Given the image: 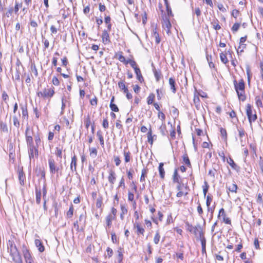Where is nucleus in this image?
<instances>
[{"mask_svg":"<svg viewBox=\"0 0 263 263\" xmlns=\"http://www.w3.org/2000/svg\"><path fill=\"white\" fill-rule=\"evenodd\" d=\"M54 88H44L42 90L39 91L37 95L40 98H42L44 99H48L49 100L53 96L54 94Z\"/></svg>","mask_w":263,"mask_h":263,"instance_id":"nucleus-1","label":"nucleus"},{"mask_svg":"<svg viewBox=\"0 0 263 263\" xmlns=\"http://www.w3.org/2000/svg\"><path fill=\"white\" fill-rule=\"evenodd\" d=\"M183 161L185 164H186L188 167H191V163L190 162L189 158L187 154H184L183 156Z\"/></svg>","mask_w":263,"mask_h":263,"instance_id":"nucleus-27","label":"nucleus"},{"mask_svg":"<svg viewBox=\"0 0 263 263\" xmlns=\"http://www.w3.org/2000/svg\"><path fill=\"white\" fill-rule=\"evenodd\" d=\"M163 163L161 162L159 163L158 167L160 176L161 179H164L165 176V171L163 168Z\"/></svg>","mask_w":263,"mask_h":263,"instance_id":"nucleus-22","label":"nucleus"},{"mask_svg":"<svg viewBox=\"0 0 263 263\" xmlns=\"http://www.w3.org/2000/svg\"><path fill=\"white\" fill-rule=\"evenodd\" d=\"M48 164L50 174L53 175L57 173L58 174L62 169V166H59L56 164L55 160L52 157L48 159Z\"/></svg>","mask_w":263,"mask_h":263,"instance_id":"nucleus-3","label":"nucleus"},{"mask_svg":"<svg viewBox=\"0 0 263 263\" xmlns=\"http://www.w3.org/2000/svg\"><path fill=\"white\" fill-rule=\"evenodd\" d=\"M152 66L153 67V71L156 80L157 82H159L160 80L161 77H162L161 71L160 69H156L155 67L154 66L153 64H152Z\"/></svg>","mask_w":263,"mask_h":263,"instance_id":"nucleus-12","label":"nucleus"},{"mask_svg":"<svg viewBox=\"0 0 263 263\" xmlns=\"http://www.w3.org/2000/svg\"><path fill=\"white\" fill-rule=\"evenodd\" d=\"M109 107L112 111L118 112L119 111L118 106L114 103L110 104Z\"/></svg>","mask_w":263,"mask_h":263,"instance_id":"nucleus-55","label":"nucleus"},{"mask_svg":"<svg viewBox=\"0 0 263 263\" xmlns=\"http://www.w3.org/2000/svg\"><path fill=\"white\" fill-rule=\"evenodd\" d=\"M180 176L178 174L177 170L175 169L174 174H173V180L174 182L179 183L180 182L179 181Z\"/></svg>","mask_w":263,"mask_h":263,"instance_id":"nucleus-36","label":"nucleus"},{"mask_svg":"<svg viewBox=\"0 0 263 263\" xmlns=\"http://www.w3.org/2000/svg\"><path fill=\"white\" fill-rule=\"evenodd\" d=\"M121 213L120 214V218L122 220L124 219V215L127 213V209L123 205H121Z\"/></svg>","mask_w":263,"mask_h":263,"instance_id":"nucleus-39","label":"nucleus"},{"mask_svg":"<svg viewBox=\"0 0 263 263\" xmlns=\"http://www.w3.org/2000/svg\"><path fill=\"white\" fill-rule=\"evenodd\" d=\"M155 96L153 93H151L147 98V104H152L154 100Z\"/></svg>","mask_w":263,"mask_h":263,"instance_id":"nucleus-46","label":"nucleus"},{"mask_svg":"<svg viewBox=\"0 0 263 263\" xmlns=\"http://www.w3.org/2000/svg\"><path fill=\"white\" fill-rule=\"evenodd\" d=\"M185 227L187 231H190V232H192L193 231L194 227L190 224L189 222H185Z\"/></svg>","mask_w":263,"mask_h":263,"instance_id":"nucleus-57","label":"nucleus"},{"mask_svg":"<svg viewBox=\"0 0 263 263\" xmlns=\"http://www.w3.org/2000/svg\"><path fill=\"white\" fill-rule=\"evenodd\" d=\"M227 162L232 167V168L235 170L237 173L240 172V167L235 163L231 157H229V158L227 159Z\"/></svg>","mask_w":263,"mask_h":263,"instance_id":"nucleus-11","label":"nucleus"},{"mask_svg":"<svg viewBox=\"0 0 263 263\" xmlns=\"http://www.w3.org/2000/svg\"><path fill=\"white\" fill-rule=\"evenodd\" d=\"M246 114L248 117L249 122L250 125L251 127L252 128V122L256 121L257 119V115L256 114V111H254V113H253V111L252 109L251 105L250 104H248L246 106Z\"/></svg>","mask_w":263,"mask_h":263,"instance_id":"nucleus-4","label":"nucleus"},{"mask_svg":"<svg viewBox=\"0 0 263 263\" xmlns=\"http://www.w3.org/2000/svg\"><path fill=\"white\" fill-rule=\"evenodd\" d=\"M8 250L13 261L16 263H20L22 261L21 257L16 246L11 243Z\"/></svg>","mask_w":263,"mask_h":263,"instance_id":"nucleus-2","label":"nucleus"},{"mask_svg":"<svg viewBox=\"0 0 263 263\" xmlns=\"http://www.w3.org/2000/svg\"><path fill=\"white\" fill-rule=\"evenodd\" d=\"M147 173V171L145 169H143L142 170V173L140 177V181L143 182L145 181V174H146Z\"/></svg>","mask_w":263,"mask_h":263,"instance_id":"nucleus-61","label":"nucleus"},{"mask_svg":"<svg viewBox=\"0 0 263 263\" xmlns=\"http://www.w3.org/2000/svg\"><path fill=\"white\" fill-rule=\"evenodd\" d=\"M29 131V128H27L26 129V140L27 144V146L34 145L33 143V139L31 136L28 135Z\"/></svg>","mask_w":263,"mask_h":263,"instance_id":"nucleus-13","label":"nucleus"},{"mask_svg":"<svg viewBox=\"0 0 263 263\" xmlns=\"http://www.w3.org/2000/svg\"><path fill=\"white\" fill-rule=\"evenodd\" d=\"M193 14H195L197 15V17H199L201 14V12L199 7H196L195 9L194 12H193Z\"/></svg>","mask_w":263,"mask_h":263,"instance_id":"nucleus-63","label":"nucleus"},{"mask_svg":"<svg viewBox=\"0 0 263 263\" xmlns=\"http://www.w3.org/2000/svg\"><path fill=\"white\" fill-rule=\"evenodd\" d=\"M204 184H205V186H203V193L204 196L205 197L208 191L209 186L207 182H206V181L204 182Z\"/></svg>","mask_w":263,"mask_h":263,"instance_id":"nucleus-56","label":"nucleus"},{"mask_svg":"<svg viewBox=\"0 0 263 263\" xmlns=\"http://www.w3.org/2000/svg\"><path fill=\"white\" fill-rule=\"evenodd\" d=\"M102 126L104 128H107L108 127L109 124L106 118L103 119Z\"/></svg>","mask_w":263,"mask_h":263,"instance_id":"nucleus-64","label":"nucleus"},{"mask_svg":"<svg viewBox=\"0 0 263 263\" xmlns=\"http://www.w3.org/2000/svg\"><path fill=\"white\" fill-rule=\"evenodd\" d=\"M0 128L1 130L3 132H8V128L7 124L2 121H0Z\"/></svg>","mask_w":263,"mask_h":263,"instance_id":"nucleus-37","label":"nucleus"},{"mask_svg":"<svg viewBox=\"0 0 263 263\" xmlns=\"http://www.w3.org/2000/svg\"><path fill=\"white\" fill-rule=\"evenodd\" d=\"M234 85L236 91L245 90V83L242 79H241L238 83L236 80H234Z\"/></svg>","mask_w":263,"mask_h":263,"instance_id":"nucleus-10","label":"nucleus"},{"mask_svg":"<svg viewBox=\"0 0 263 263\" xmlns=\"http://www.w3.org/2000/svg\"><path fill=\"white\" fill-rule=\"evenodd\" d=\"M221 216L222 217V220L225 223L231 224V221L229 218L227 217L224 210L223 208L219 210L218 215V218H220Z\"/></svg>","mask_w":263,"mask_h":263,"instance_id":"nucleus-7","label":"nucleus"},{"mask_svg":"<svg viewBox=\"0 0 263 263\" xmlns=\"http://www.w3.org/2000/svg\"><path fill=\"white\" fill-rule=\"evenodd\" d=\"M118 86L122 90H124L127 88L123 81H120L118 82Z\"/></svg>","mask_w":263,"mask_h":263,"instance_id":"nucleus-52","label":"nucleus"},{"mask_svg":"<svg viewBox=\"0 0 263 263\" xmlns=\"http://www.w3.org/2000/svg\"><path fill=\"white\" fill-rule=\"evenodd\" d=\"M220 135L222 139H223L224 140L227 141V133L226 130V129L221 127L220 128Z\"/></svg>","mask_w":263,"mask_h":263,"instance_id":"nucleus-38","label":"nucleus"},{"mask_svg":"<svg viewBox=\"0 0 263 263\" xmlns=\"http://www.w3.org/2000/svg\"><path fill=\"white\" fill-rule=\"evenodd\" d=\"M240 24L238 23H235L233 26H232V31H233V32L235 33L236 32H237L239 27H240Z\"/></svg>","mask_w":263,"mask_h":263,"instance_id":"nucleus-48","label":"nucleus"},{"mask_svg":"<svg viewBox=\"0 0 263 263\" xmlns=\"http://www.w3.org/2000/svg\"><path fill=\"white\" fill-rule=\"evenodd\" d=\"M200 239L201 246H202V253L205 252V246H206V239L205 237H202Z\"/></svg>","mask_w":263,"mask_h":263,"instance_id":"nucleus-43","label":"nucleus"},{"mask_svg":"<svg viewBox=\"0 0 263 263\" xmlns=\"http://www.w3.org/2000/svg\"><path fill=\"white\" fill-rule=\"evenodd\" d=\"M212 197L210 195H208L206 197V204L208 207V211H210V205L212 201Z\"/></svg>","mask_w":263,"mask_h":263,"instance_id":"nucleus-45","label":"nucleus"},{"mask_svg":"<svg viewBox=\"0 0 263 263\" xmlns=\"http://www.w3.org/2000/svg\"><path fill=\"white\" fill-rule=\"evenodd\" d=\"M162 27L165 30L166 33L169 35L171 33L170 29L172 27V25L170 21V18L166 15L163 17Z\"/></svg>","mask_w":263,"mask_h":263,"instance_id":"nucleus-6","label":"nucleus"},{"mask_svg":"<svg viewBox=\"0 0 263 263\" xmlns=\"http://www.w3.org/2000/svg\"><path fill=\"white\" fill-rule=\"evenodd\" d=\"M89 155L92 158H95L98 154V151L96 147H89Z\"/></svg>","mask_w":263,"mask_h":263,"instance_id":"nucleus-24","label":"nucleus"},{"mask_svg":"<svg viewBox=\"0 0 263 263\" xmlns=\"http://www.w3.org/2000/svg\"><path fill=\"white\" fill-rule=\"evenodd\" d=\"M84 123L85 124V126L86 128H88L89 126L91 124L90 119L89 116H87V117L85 119L84 121Z\"/></svg>","mask_w":263,"mask_h":263,"instance_id":"nucleus-58","label":"nucleus"},{"mask_svg":"<svg viewBox=\"0 0 263 263\" xmlns=\"http://www.w3.org/2000/svg\"><path fill=\"white\" fill-rule=\"evenodd\" d=\"M97 136L99 138L101 145L103 147L104 145V138L100 130L97 132Z\"/></svg>","mask_w":263,"mask_h":263,"instance_id":"nucleus-32","label":"nucleus"},{"mask_svg":"<svg viewBox=\"0 0 263 263\" xmlns=\"http://www.w3.org/2000/svg\"><path fill=\"white\" fill-rule=\"evenodd\" d=\"M77 159L76 155L72 157L70 163V170L72 172L77 171Z\"/></svg>","mask_w":263,"mask_h":263,"instance_id":"nucleus-15","label":"nucleus"},{"mask_svg":"<svg viewBox=\"0 0 263 263\" xmlns=\"http://www.w3.org/2000/svg\"><path fill=\"white\" fill-rule=\"evenodd\" d=\"M153 35L155 39V42L157 44H159L160 42V38L159 37V33L157 32L156 28H155L153 30Z\"/></svg>","mask_w":263,"mask_h":263,"instance_id":"nucleus-29","label":"nucleus"},{"mask_svg":"<svg viewBox=\"0 0 263 263\" xmlns=\"http://www.w3.org/2000/svg\"><path fill=\"white\" fill-rule=\"evenodd\" d=\"M42 41L44 45V50L47 49L49 46V42L47 39H46L43 35H42Z\"/></svg>","mask_w":263,"mask_h":263,"instance_id":"nucleus-42","label":"nucleus"},{"mask_svg":"<svg viewBox=\"0 0 263 263\" xmlns=\"http://www.w3.org/2000/svg\"><path fill=\"white\" fill-rule=\"evenodd\" d=\"M159 130L163 136H165L167 133L166 125L163 122L162 123V124L159 128Z\"/></svg>","mask_w":263,"mask_h":263,"instance_id":"nucleus-34","label":"nucleus"},{"mask_svg":"<svg viewBox=\"0 0 263 263\" xmlns=\"http://www.w3.org/2000/svg\"><path fill=\"white\" fill-rule=\"evenodd\" d=\"M195 235H199L200 239L204 237V234L202 231V229L199 224H197L194 227L193 231L192 232Z\"/></svg>","mask_w":263,"mask_h":263,"instance_id":"nucleus-9","label":"nucleus"},{"mask_svg":"<svg viewBox=\"0 0 263 263\" xmlns=\"http://www.w3.org/2000/svg\"><path fill=\"white\" fill-rule=\"evenodd\" d=\"M211 24L213 26V28L216 30H218L221 28V26L219 24V21L217 19H214L211 22Z\"/></svg>","mask_w":263,"mask_h":263,"instance_id":"nucleus-26","label":"nucleus"},{"mask_svg":"<svg viewBox=\"0 0 263 263\" xmlns=\"http://www.w3.org/2000/svg\"><path fill=\"white\" fill-rule=\"evenodd\" d=\"M24 256L26 260L32 259L31 255L28 250L24 252Z\"/></svg>","mask_w":263,"mask_h":263,"instance_id":"nucleus-59","label":"nucleus"},{"mask_svg":"<svg viewBox=\"0 0 263 263\" xmlns=\"http://www.w3.org/2000/svg\"><path fill=\"white\" fill-rule=\"evenodd\" d=\"M160 235L159 234V232L157 231L155 234V235L154 238V242L155 244H158L160 241Z\"/></svg>","mask_w":263,"mask_h":263,"instance_id":"nucleus-44","label":"nucleus"},{"mask_svg":"<svg viewBox=\"0 0 263 263\" xmlns=\"http://www.w3.org/2000/svg\"><path fill=\"white\" fill-rule=\"evenodd\" d=\"M220 58L221 61L223 64H226L228 62V60L227 59L226 54L223 53V52L221 53L220 54Z\"/></svg>","mask_w":263,"mask_h":263,"instance_id":"nucleus-41","label":"nucleus"},{"mask_svg":"<svg viewBox=\"0 0 263 263\" xmlns=\"http://www.w3.org/2000/svg\"><path fill=\"white\" fill-rule=\"evenodd\" d=\"M55 154L58 157L62 158V149L58 147H56Z\"/></svg>","mask_w":263,"mask_h":263,"instance_id":"nucleus-50","label":"nucleus"},{"mask_svg":"<svg viewBox=\"0 0 263 263\" xmlns=\"http://www.w3.org/2000/svg\"><path fill=\"white\" fill-rule=\"evenodd\" d=\"M52 82L53 84L55 86H58L60 84L59 79L55 76L53 77Z\"/></svg>","mask_w":263,"mask_h":263,"instance_id":"nucleus-62","label":"nucleus"},{"mask_svg":"<svg viewBox=\"0 0 263 263\" xmlns=\"http://www.w3.org/2000/svg\"><path fill=\"white\" fill-rule=\"evenodd\" d=\"M115 219L114 216L111 214L108 215L106 217V222L107 227H109L111 225V221Z\"/></svg>","mask_w":263,"mask_h":263,"instance_id":"nucleus-30","label":"nucleus"},{"mask_svg":"<svg viewBox=\"0 0 263 263\" xmlns=\"http://www.w3.org/2000/svg\"><path fill=\"white\" fill-rule=\"evenodd\" d=\"M123 155L124 157V161L125 163H128L130 160L131 154L129 151H127L126 148H124L123 150Z\"/></svg>","mask_w":263,"mask_h":263,"instance_id":"nucleus-20","label":"nucleus"},{"mask_svg":"<svg viewBox=\"0 0 263 263\" xmlns=\"http://www.w3.org/2000/svg\"><path fill=\"white\" fill-rule=\"evenodd\" d=\"M238 98L240 100L242 101H244L246 100V96L245 95V90H239L236 91Z\"/></svg>","mask_w":263,"mask_h":263,"instance_id":"nucleus-33","label":"nucleus"},{"mask_svg":"<svg viewBox=\"0 0 263 263\" xmlns=\"http://www.w3.org/2000/svg\"><path fill=\"white\" fill-rule=\"evenodd\" d=\"M21 109L22 110V116L23 118L25 119H27L28 117V110L26 105L22 106Z\"/></svg>","mask_w":263,"mask_h":263,"instance_id":"nucleus-31","label":"nucleus"},{"mask_svg":"<svg viewBox=\"0 0 263 263\" xmlns=\"http://www.w3.org/2000/svg\"><path fill=\"white\" fill-rule=\"evenodd\" d=\"M246 44H239V46L237 49V53L242 52L245 48H246Z\"/></svg>","mask_w":263,"mask_h":263,"instance_id":"nucleus-60","label":"nucleus"},{"mask_svg":"<svg viewBox=\"0 0 263 263\" xmlns=\"http://www.w3.org/2000/svg\"><path fill=\"white\" fill-rule=\"evenodd\" d=\"M35 245L36 247L38 248V250L40 252H43L44 251L45 248L40 240L35 239Z\"/></svg>","mask_w":263,"mask_h":263,"instance_id":"nucleus-18","label":"nucleus"},{"mask_svg":"<svg viewBox=\"0 0 263 263\" xmlns=\"http://www.w3.org/2000/svg\"><path fill=\"white\" fill-rule=\"evenodd\" d=\"M73 211H74V208H73V206L72 204H71V205H70V207H69V210L67 211V213H66V216L67 218H71L73 215Z\"/></svg>","mask_w":263,"mask_h":263,"instance_id":"nucleus-35","label":"nucleus"},{"mask_svg":"<svg viewBox=\"0 0 263 263\" xmlns=\"http://www.w3.org/2000/svg\"><path fill=\"white\" fill-rule=\"evenodd\" d=\"M102 200L103 198L102 196H100L98 199H97L96 202V206L98 208H101L102 205Z\"/></svg>","mask_w":263,"mask_h":263,"instance_id":"nucleus-47","label":"nucleus"},{"mask_svg":"<svg viewBox=\"0 0 263 263\" xmlns=\"http://www.w3.org/2000/svg\"><path fill=\"white\" fill-rule=\"evenodd\" d=\"M134 227L137 228V234L138 235H139V234L143 235V234L145 232V230L142 227H141V225L139 223L136 222L134 224Z\"/></svg>","mask_w":263,"mask_h":263,"instance_id":"nucleus-19","label":"nucleus"},{"mask_svg":"<svg viewBox=\"0 0 263 263\" xmlns=\"http://www.w3.org/2000/svg\"><path fill=\"white\" fill-rule=\"evenodd\" d=\"M135 73L137 76V79L141 82H143L144 81V79L143 78V76L141 74L140 69L139 68H135Z\"/></svg>","mask_w":263,"mask_h":263,"instance_id":"nucleus-23","label":"nucleus"},{"mask_svg":"<svg viewBox=\"0 0 263 263\" xmlns=\"http://www.w3.org/2000/svg\"><path fill=\"white\" fill-rule=\"evenodd\" d=\"M22 6V3L19 4L16 1L15 2V5L14 9V11L15 14L17 13L19 8L20 7H21Z\"/></svg>","mask_w":263,"mask_h":263,"instance_id":"nucleus-53","label":"nucleus"},{"mask_svg":"<svg viewBox=\"0 0 263 263\" xmlns=\"http://www.w3.org/2000/svg\"><path fill=\"white\" fill-rule=\"evenodd\" d=\"M168 83L172 92L174 93H176L177 89L176 88V82L175 79L173 78H170L169 79Z\"/></svg>","mask_w":263,"mask_h":263,"instance_id":"nucleus-14","label":"nucleus"},{"mask_svg":"<svg viewBox=\"0 0 263 263\" xmlns=\"http://www.w3.org/2000/svg\"><path fill=\"white\" fill-rule=\"evenodd\" d=\"M35 200L37 204H39L41 203V190H37L36 189L35 190Z\"/></svg>","mask_w":263,"mask_h":263,"instance_id":"nucleus-25","label":"nucleus"},{"mask_svg":"<svg viewBox=\"0 0 263 263\" xmlns=\"http://www.w3.org/2000/svg\"><path fill=\"white\" fill-rule=\"evenodd\" d=\"M157 138V136L154 135H152V131L151 128H150L149 131L147 133V141L151 144L153 145L154 139H156Z\"/></svg>","mask_w":263,"mask_h":263,"instance_id":"nucleus-16","label":"nucleus"},{"mask_svg":"<svg viewBox=\"0 0 263 263\" xmlns=\"http://www.w3.org/2000/svg\"><path fill=\"white\" fill-rule=\"evenodd\" d=\"M28 155L30 160H34V158H37L39 156L38 147L35 146L34 145L28 146Z\"/></svg>","mask_w":263,"mask_h":263,"instance_id":"nucleus-5","label":"nucleus"},{"mask_svg":"<svg viewBox=\"0 0 263 263\" xmlns=\"http://www.w3.org/2000/svg\"><path fill=\"white\" fill-rule=\"evenodd\" d=\"M18 177L20 180V184L23 185L24 184V180L25 176L23 171H20L18 173Z\"/></svg>","mask_w":263,"mask_h":263,"instance_id":"nucleus-28","label":"nucleus"},{"mask_svg":"<svg viewBox=\"0 0 263 263\" xmlns=\"http://www.w3.org/2000/svg\"><path fill=\"white\" fill-rule=\"evenodd\" d=\"M116 174L114 171L110 170L109 173L108 180L110 183L114 184L116 180Z\"/></svg>","mask_w":263,"mask_h":263,"instance_id":"nucleus-17","label":"nucleus"},{"mask_svg":"<svg viewBox=\"0 0 263 263\" xmlns=\"http://www.w3.org/2000/svg\"><path fill=\"white\" fill-rule=\"evenodd\" d=\"M255 103L258 107H262V103L259 97L257 96L255 97Z\"/></svg>","mask_w":263,"mask_h":263,"instance_id":"nucleus-54","label":"nucleus"},{"mask_svg":"<svg viewBox=\"0 0 263 263\" xmlns=\"http://www.w3.org/2000/svg\"><path fill=\"white\" fill-rule=\"evenodd\" d=\"M13 125L17 128H18L20 126V122L18 120L17 117L16 116H14L13 117Z\"/></svg>","mask_w":263,"mask_h":263,"instance_id":"nucleus-49","label":"nucleus"},{"mask_svg":"<svg viewBox=\"0 0 263 263\" xmlns=\"http://www.w3.org/2000/svg\"><path fill=\"white\" fill-rule=\"evenodd\" d=\"M237 185L236 183H233L229 185L228 187V190L231 192L236 193L237 190Z\"/></svg>","mask_w":263,"mask_h":263,"instance_id":"nucleus-40","label":"nucleus"},{"mask_svg":"<svg viewBox=\"0 0 263 263\" xmlns=\"http://www.w3.org/2000/svg\"><path fill=\"white\" fill-rule=\"evenodd\" d=\"M128 178L129 180H132L133 178V174L134 173V171L133 169L131 168L129 171H126Z\"/></svg>","mask_w":263,"mask_h":263,"instance_id":"nucleus-51","label":"nucleus"},{"mask_svg":"<svg viewBox=\"0 0 263 263\" xmlns=\"http://www.w3.org/2000/svg\"><path fill=\"white\" fill-rule=\"evenodd\" d=\"M101 37L102 43L106 45L110 43L108 30H103L101 35Z\"/></svg>","mask_w":263,"mask_h":263,"instance_id":"nucleus-8","label":"nucleus"},{"mask_svg":"<svg viewBox=\"0 0 263 263\" xmlns=\"http://www.w3.org/2000/svg\"><path fill=\"white\" fill-rule=\"evenodd\" d=\"M164 2V4L166 7V9L167 13V15H166V16H168V18H170V16H173L172 11L171 10V8L169 5L168 0H163Z\"/></svg>","mask_w":263,"mask_h":263,"instance_id":"nucleus-21","label":"nucleus"}]
</instances>
